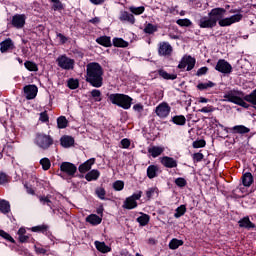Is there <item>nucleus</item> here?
<instances>
[{"label":"nucleus","mask_w":256,"mask_h":256,"mask_svg":"<svg viewBox=\"0 0 256 256\" xmlns=\"http://www.w3.org/2000/svg\"><path fill=\"white\" fill-rule=\"evenodd\" d=\"M103 66L98 62H90L86 65V83L99 89L103 87Z\"/></svg>","instance_id":"1"},{"label":"nucleus","mask_w":256,"mask_h":256,"mask_svg":"<svg viewBox=\"0 0 256 256\" xmlns=\"http://www.w3.org/2000/svg\"><path fill=\"white\" fill-rule=\"evenodd\" d=\"M55 144L53 136L50 134H45L43 132H37L34 137V145L41 149L42 151H49L51 147Z\"/></svg>","instance_id":"2"},{"label":"nucleus","mask_w":256,"mask_h":256,"mask_svg":"<svg viewBox=\"0 0 256 256\" xmlns=\"http://www.w3.org/2000/svg\"><path fill=\"white\" fill-rule=\"evenodd\" d=\"M109 101L112 105H117V107H121V109H131V105H133V98L127 94L114 93L108 96Z\"/></svg>","instance_id":"3"},{"label":"nucleus","mask_w":256,"mask_h":256,"mask_svg":"<svg viewBox=\"0 0 256 256\" xmlns=\"http://www.w3.org/2000/svg\"><path fill=\"white\" fill-rule=\"evenodd\" d=\"M56 63L60 69H64L65 71L75 69V60L67 57L65 54L58 56Z\"/></svg>","instance_id":"4"},{"label":"nucleus","mask_w":256,"mask_h":256,"mask_svg":"<svg viewBox=\"0 0 256 256\" xmlns=\"http://www.w3.org/2000/svg\"><path fill=\"white\" fill-rule=\"evenodd\" d=\"M32 183L33 184H29V183L24 184V187L27 193H35L36 187H43L44 189L49 188V182L45 180H39V178L36 176H32Z\"/></svg>","instance_id":"5"},{"label":"nucleus","mask_w":256,"mask_h":256,"mask_svg":"<svg viewBox=\"0 0 256 256\" xmlns=\"http://www.w3.org/2000/svg\"><path fill=\"white\" fill-rule=\"evenodd\" d=\"M159 119H167L171 115V106L167 102H161L154 110Z\"/></svg>","instance_id":"6"},{"label":"nucleus","mask_w":256,"mask_h":256,"mask_svg":"<svg viewBox=\"0 0 256 256\" xmlns=\"http://www.w3.org/2000/svg\"><path fill=\"white\" fill-rule=\"evenodd\" d=\"M197 63V60L191 56H184L181 61L178 64V69H181V71H193L195 69V64Z\"/></svg>","instance_id":"7"},{"label":"nucleus","mask_w":256,"mask_h":256,"mask_svg":"<svg viewBox=\"0 0 256 256\" xmlns=\"http://www.w3.org/2000/svg\"><path fill=\"white\" fill-rule=\"evenodd\" d=\"M215 71L223 75H231L233 73V66L227 60L219 59L215 66Z\"/></svg>","instance_id":"8"},{"label":"nucleus","mask_w":256,"mask_h":256,"mask_svg":"<svg viewBox=\"0 0 256 256\" xmlns=\"http://www.w3.org/2000/svg\"><path fill=\"white\" fill-rule=\"evenodd\" d=\"M225 13H227V10L225 8L217 7L213 8L209 13L208 16L212 18V21L215 25L219 23L225 17Z\"/></svg>","instance_id":"9"},{"label":"nucleus","mask_w":256,"mask_h":256,"mask_svg":"<svg viewBox=\"0 0 256 256\" xmlns=\"http://www.w3.org/2000/svg\"><path fill=\"white\" fill-rule=\"evenodd\" d=\"M150 75L151 77H154V79H157L160 76L161 79H165V81H175V79H177V74H169V72H166L163 68H160L157 71H152Z\"/></svg>","instance_id":"10"},{"label":"nucleus","mask_w":256,"mask_h":256,"mask_svg":"<svg viewBox=\"0 0 256 256\" xmlns=\"http://www.w3.org/2000/svg\"><path fill=\"white\" fill-rule=\"evenodd\" d=\"M243 19V14H234L230 17L222 18L219 22L218 25L220 27H231L233 23H239Z\"/></svg>","instance_id":"11"},{"label":"nucleus","mask_w":256,"mask_h":256,"mask_svg":"<svg viewBox=\"0 0 256 256\" xmlns=\"http://www.w3.org/2000/svg\"><path fill=\"white\" fill-rule=\"evenodd\" d=\"M158 55L160 57H171L173 55V46L169 42H160L158 44Z\"/></svg>","instance_id":"12"},{"label":"nucleus","mask_w":256,"mask_h":256,"mask_svg":"<svg viewBox=\"0 0 256 256\" xmlns=\"http://www.w3.org/2000/svg\"><path fill=\"white\" fill-rule=\"evenodd\" d=\"M24 95L28 101L35 99L37 97V93H39V88H37L34 84H29L24 86L23 88Z\"/></svg>","instance_id":"13"},{"label":"nucleus","mask_w":256,"mask_h":256,"mask_svg":"<svg viewBox=\"0 0 256 256\" xmlns=\"http://www.w3.org/2000/svg\"><path fill=\"white\" fill-rule=\"evenodd\" d=\"M25 21H27L25 14H15L12 17L11 25L15 27V29H23V27H25Z\"/></svg>","instance_id":"14"},{"label":"nucleus","mask_w":256,"mask_h":256,"mask_svg":"<svg viewBox=\"0 0 256 256\" xmlns=\"http://www.w3.org/2000/svg\"><path fill=\"white\" fill-rule=\"evenodd\" d=\"M141 199V193L133 194L132 196L126 198L123 204L124 209H135L137 207V200Z\"/></svg>","instance_id":"15"},{"label":"nucleus","mask_w":256,"mask_h":256,"mask_svg":"<svg viewBox=\"0 0 256 256\" xmlns=\"http://www.w3.org/2000/svg\"><path fill=\"white\" fill-rule=\"evenodd\" d=\"M60 171H62V173H66L69 177H73V175L77 173V166L71 162H63L60 165Z\"/></svg>","instance_id":"16"},{"label":"nucleus","mask_w":256,"mask_h":256,"mask_svg":"<svg viewBox=\"0 0 256 256\" xmlns=\"http://www.w3.org/2000/svg\"><path fill=\"white\" fill-rule=\"evenodd\" d=\"M198 26L200 29H213L214 27H217L216 24H214L211 16H203L198 20Z\"/></svg>","instance_id":"17"},{"label":"nucleus","mask_w":256,"mask_h":256,"mask_svg":"<svg viewBox=\"0 0 256 256\" xmlns=\"http://www.w3.org/2000/svg\"><path fill=\"white\" fill-rule=\"evenodd\" d=\"M119 21H121L122 23H129L130 25H135V16L128 11H121Z\"/></svg>","instance_id":"18"},{"label":"nucleus","mask_w":256,"mask_h":256,"mask_svg":"<svg viewBox=\"0 0 256 256\" xmlns=\"http://www.w3.org/2000/svg\"><path fill=\"white\" fill-rule=\"evenodd\" d=\"M238 225L240 229H247V231H251V229H255V223L251 222L249 216H245L238 221Z\"/></svg>","instance_id":"19"},{"label":"nucleus","mask_w":256,"mask_h":256,"mask_svg":"<svg viewBox=\"0 0 256 256\" xmlns=\"http://www.w3.org/2000/svg\"><path fill=\"white\" fill-rule=\"evenodd\" d=\"M13 49H15V44H13V40H11V38H7L0 43L1 53H7V51H11Z\"/></svg>","instance_id":"20"},{"label":"nucleus","mask_w":256,"mask_h":256,"mask_svg":"<svg viewBox=\"0 0 256 256\" xmlns=\"http://www.w3.org/2000/svg\"><path fill=\"white\" fill-rule=\"evenodd\" d=\"M161 163L167 169H175V167H177V160L173 157L164 156L161 158Z\"/></svg>","instance_id":"21"},{"label":"nucleus","mask_w":256,"mask_h":256,"mask_svg":"<svg viewBox=\"0 0 256 256\" xmlns=\"http://www.w3.org/2000/svg\"><path fill=\"white\" fill-rule=\"evenodd\" d=\"M95 165V158H90L84 163H82L79 167L78 170L80 173H87V171H91V167Z\"/></svg>","instance_id":"22"},{"label":"nucleus","mask_w":256,"mask_h":256,"mask_svg":"<svg viewBox=\"0 0 256 256\" xmlns=\"http://www.w3.org/2000/svg\"><path fill=\"white\" fill-rule=\"evenodd\" d=\"M96 43L106 48L113 47V43L111 42V36L107 35L96 38Z\"/></svg>","instance_id":"23"},{"label":"nucleus","mask_w":256,"mask_h":256,"mask_svg":"<svg viewBox=\"0 0 256 256\" xmlns=\"http://www.w3.org/2000/svg\"><path fill=\"white\" fill-rule=\"evenodd\" d=\"M103 218L97 214H90L86 217V223H90L93 227L101 225Z\"/></svg>","instance_id":"24"},{"label":"nucleus","mask_w":256,"mask_h":256,"mask_svg":"<svg viewBox=\"0 0 256 256\" xmlns=\"http://www.w3.org/2000/svg\"><path fill=\"white\" fill-rule=\"evenodd\" d=\"M60 145L65 149H69V147H73L75 145V138L72 136H62L60 139Z\"/></svg>","instance_id":"25"},{"label":"nucleus","mask_w":256,"mask_h":256,"mask_svg":"<svg viewBox=\"0 0 256 256\" xmlns=\"http://www.w3.org/2000/svg\"><path fill=\"white\" fill-rule=\"evenodd\" d=\"M242 185L244 187H251V185H253L255 179L253 178V174H251V172H245L242 175Z\"/></svg>","instance_id":"26"},{"label":"nucleus","mask_w":256,"mask_h":256,"mask_svg":"<svg viewBox=\"0 0 256 256\" xmlns=\"http://www.w3.org/2000/svg\"><path fill=\"white\" fill-rule=\"evenodd\" d=\"M146 173L148 179H155V177L159 176V166L155 164L149 165Z\"/></svg>","instance_id":"27"},{"label":"nucleus","mask_w":256,"mask_h":256,"mask_svg":"<svg viewBox=\"0 0 256 256\" xmlns=\"http://www.w3.org/2000/svg\"><path fill=\"white\" fill-rule=\"evenodd\" d=\"M230 131L234 134L246 135V133H250L251 129L247 128L245 125H236L230 128Z\"/></svg>","instance_id":"28"},{"label":"nucleus","mask_w":256,"mask_h":256,"mask_svg":"<svg viewBox=\"0 0 256 256\" xmlns=\"http://www.w3.org/2000/svg\"><path fill=\"white\" fill-rule=\"evenodd\" d=\"M38 199L42 205H47V207H50V209H53V197L51 194H48L47 196L45 195H40L38 196Z\"/></svg>","instance_id":"29"},{"label":"nucleus","mask_w":256,"mask_h":256,"mask_svg":"<svg viewBox=\"0 0 256 256\" xmlns=\"http://www.w3.org/2000/svg\"><path fill=\"white\" fill-rule=\"evenodd\" d=\"M163 151H165V148L161 146H152L151 148H148V153L151 154V157H153V159L159 157V155H161Z\"/></svg>","instance_id":"30"},{"label":"nucleus","mask_w":256,"mask_h":256,"mask_svg":"<svg viewBox=\"0 0 256 256\" xmlns=\"http://www.w3.org/2000/svg\"><path fill=\"white\" fill-rule=\"evenodd\" d=\"M99 177H101V172L97 169H93L85 175L86 181H97Z\"/></svg>","instance_id":"31"},{"label":"nucleus","mask_w":256,"mask_h":256,"mask_svg":"<svg viewBox=\"0 0 256 256\" xmlns=\"http://www.w3.org/2000/svg\"><path fill=\"white\" fill-rule=\"evenodd\" d=\"M95 247L100 253H111V247L107 246L105 242L95 241Z\"/></svg>","instance_id":"32"},{"label":"nucleus","mask_w":256,"mask_h":256,"mask_svg":"<svg viewBox=\"0 0 256 256\" xmlns=\"http://www.w3.org/2000/svg\"><path fill=\"white\" fill-rule=\"evenodd\" d=\"M31 231L33 233H43V235H47L49 233V226L47 224L34 226L31 228Z\"/></svg>","instance_id":"33"},{"label":"nucleus","mask_w":256,"mask_h":256,"mask_svg":"<svg viewBox=\"0 0 256 256\" xmlns=\"http://www.w3.org/2000/svg\"><path fill=\"white\" fill-rule=\"evenodd\" d=\"M112 45L115 47H120L122 49H125L126 47H129V42L125 41L123 38H113Z\"/></svg>","instance_id":"34"},{"label":"nucleus","mask_w":256,"mask_h":256,"mask_svg":"<svg viewBox=\"0 0 256 256\" xmlns=\"http://www.w3.org/2000/svg\"><path fill=\"white\" fill-rule=\"evenodd\" d=\"M11 212V204L7 200H0V213L7 215Z\"/></svg>","instance_id":"35"},{"label":"nucleus","mask_w":256,"mask_h":256,"mask_svg":"<svg viewBox=\"0 0 256 256\" xmlns=\"http://www.w3.org/2000/svg\"><path fill=\"white\" fill-rule=\"evenodd\" d=\"M185 242L183 240H179L177 238H173L170 242H169V249H171L172 251H175L176 249H179L181 246H183Z\"/></svg>","instance_id":"36"},{"label":"nucleus","mask_w":256,"mask_h":256,"mask_svg":"<svg viewBox=\"0 0 256 256\" xmlns=\"http://www.w3.org/2000/svg\"><path fill=\"white\" fill-rule=\"evenodd\" d=\"M171 121H172V123H174V125H179V126L183 127V125H185V123H187V118H185L184 115H176V116L172 117Z\"/></svg>","instance_id":"37"},{"label":"nucleus","mask_w":256,"mask_h":256,"mask_svg":"<svg viewBox=\"0 0 256 256\" xmlns=\"http://www.w3.org/2000/svg\"><path fill=\"white\" fill-rule=\"evenodd\" d=\"M150 219L151 217L148 214H142L136 219V221L141 227H145L146 225H149Z\"/></svg>","instance_id":"38"},{"label":"nucleus","mask_w":256,"mask_h":256,"mask_svg":"<svg viewBox=\"0 0 256 256\" xmlns=\"http://www.w3.org/2000/svg\"><path fill=\"white\" fill-rule=\"evenodd\" d=\"M69 125V121L65 116H60L57 118V127L58 129H67V126Z\"/></svg>","instance_id":"39"},{"label":"nucleus","mask_w":256,"mask_h":256,"mask_svg":"<svg viewBox=\"0 0 256 256\" xmlns=\"http://www.w3.org/2000/svg\"><path fill=\"white\" fill-rule=\"evenodd\" d=\"M215 82H213V81H208V82H206V83H199L198 85H197V89H199V91H205V90H207V89H211V88H213V87H215Z\"/></svg>","instance_id":"40"},{"label":"nucleus","mask_w":256,"mask_h":256,"mask_svg":"<svg viewBox=\"0 0 256 256\" xmlns=\"http://www.w3.org/2000/svg\"><path fill=\"white\" fill-rule=\"evenodd\" d=\"M176 212L174 213L175 219H179L180 217H183L185 213H187V206L185 205H180L178 208L175 210Z\"/></svg>","instance_id":"41"},{"label":"nucleus","mask_w":256,"mask_h":256,"mask_svg":"<svg viewBox=\"0 0 256 256\" xmlns=\"http://www.w3.org/2000/svg\"><path fill=\"white\" fill-rule=\"evenodd\" d=\"M24 67H25L28 71H33V72L39 71V66H37V63H35V62H33V61L27 60V61L24 63Z\"/></svg>","instance_id":"42"},{"label":"nucleus","mask_w":256,"mask_h":256,"mask_svg":"<svg viewBox=\"0 0 256 256\" xmlns=\"http://www.w3.org/2000/svg\"><path fill=\"white\" fill-rule=\"evenodd\" d=\"M129 11L132 15H143V13H145V7L144 6H139V7L130 6Z\"/></svg>","instance_id":"43"},{"label":"nucleus","mask_w":256,"mask_h":256,"mask_svg":"<svg viewBox=\"0 0 256 256\" xmlns=\"http://www.w3.org/2000/svg\"><path fill=\"white\" fill-rule=\"evenodd\" d=\"M90 95L92 97V99H94L95 103H100V101H103V98H101V90L99 89H93L90 92Z\"/></svg>","instance_id":"44"},{"label":"nucleus","mask_w":256,"mask_h":256,"mask_svg":"<svg viewBox=\"0 0 256 256\" xmlns=\"http://www.w3.org/2000/svg\"><path fill=\"white\" fill-rule=\"evenodd\" d=\"M0 237H2V239H5V241H8L9 243H13V244L16 243L13 236L11 234L5 232V230L0 229Z\"/></svg>","instance_id":"45"},{"label":"nucleus","mask_w":256,"mask_h":256,"mask_svg":"<svg viewBox=\"0 0 256 256\" xmlns=\"http://www.w3.org/2000/svg\"><path fill=\"white\" fill-rule=\"evenodd\" d=\"M11 183V176L5 172H0V185H7Z\"/></svg>","instance_id":"46"},{"label":"nucleus","mask_w":256,"mask_h":256,"mask_svg":"<svg viewBox=\"0 0 256 256\" xmlns=\"http://www.w3.org/2000/svg\"><path fill=\"white\" fill-rule=\"evenodd\" d=\"M144 33L147 35H153V33H157V26L152 23H148L144 28Z\"/></svg>","instance_id":"47"},{"label":"nucleus","mask_w":256,"mask_h":256,"mask_svg":"<svg viewBox=\"0 0 256 256\" xmlns=\"http://www.w3.org/2000/svg\"><path fill=\"white\" fill-rule=\"evenodd\" d=\"M40 165L44 171H49V169H51V160H49V158H42Z\"/></svg>","instance_id":"48"},{"label":"nucleus","mask_w":256,"mask_h":256,"mask_svg":"<svg viewBox=\"0 0 256 256\" xmlns=\"http://www.w3.org/2000/svg\"><path fill=\"white\" fill-rule=\"evenodd\" d=\"M67 85H68L69 89H72V90L79 89V80L70 78L68 80V84Z\"/></svg>","instance_id":"49"},{"label":"nucleus","mask_w":256,"mask_h":256,"mask_svg":"<svg viewBox=\"0 0 256 256\" xmlns=\"http://www.w3.org/2000/svg\"><path fill=\"white\" fill-rule=\"evenodd\" d=\"M174 183L177 187H180V189H183V187H187V180L183 177L176 178Z\"/></svg>","instance_id":"50"},{"label":"nucleus","mask_w":256,"mask_h":256,"mask_svg":"<svg viewBox=\"0 0 256 256\" xmlns=\"http://www.w3.org/2000/svg\"><path fill=\"white\" fill-rule=\"evenodd\" d=\"M177 25H179L180 27H191V25L193 24L191 22V20L184 18V19H178L176 21Z\"/></svg>","instance_id":"51"},{"label":"nucleus","mask_w":256,"mask_h":256,"mask_svg":"<svg viewBox=\"0 0 256 256\" xmlns=\"http://www.w3.org/2000/svg\"><path fill=\"white\" fill-rule=\"evenodd\" d=\"M207 145V142H205L204 139L196 140L193 142L192 147L194 149H201Z\"/></svg>","instance_id":"52"},{"label":"nucleus","mask_w":256,"mask_h":256,"mask_svg":"<svg viewBox=\"0 0 256 256\" xmlns=\"http://www.w3.org/2000/svg\"><path fill=\"white\" fill-rule=\"evenodd\" d=\"M125 187V182L121 180H117L113 183V189L116 191H123V188Z\"/></svg>","instance_id":"53"},{"label":"nucleus","mask_w":256,"mask_h":256,"mask_svg":"<svg viewBox=\"0 0 256 256\" xmlns=\"http://www.w3.org/2000/svg\"><path fill=\"white\" fill-rule=\"evenodd\" d=\"M33 241H35V239H33V237H31V235L19 236L20 243H33Z\"/></svg>","instance_id":"54"},{"label":"nucleus","mask_w":256,"mask_h":256,"mask_svg":"<svg viewBox=\"0 0 256 256\" xmlns=\"http://www.w3.org/2000/svg\"><path fill=\"white\" fill-rule=\"evenodd\" d=\"M133 111H135V113H139V115H141V113H143V111H145V106L142 103H137L133 106Z\"/></svg>","instance_id":"55"},{"label":"nucleus","mask_w":256,"mask_h":256,"mask_svg":"<svg viewBox=\"0 0 256 256\" xmlns=\"http://www.w3.org/2000/svg\"><path fill=\"white\" fill-rule=\"evenodd\" d=\"M193 161L194 163H201V160L204 159L205 155L201 152H197L193 154Z\"/></svg>","instance_id":"56"},{"label":"nucleus","mask_w":256,"mask_h":256,"mask_svg":"<svg viewBox=\"0 0 256 256\" xmlns=\"http://www.w3.org/2000/svg\"><path fill=\"white\" fill-rule=\"evenodd\" d=\"M52 5L53 11H63V3L60 0L54 1Z\"/></svg>","instance_id":"57"},{"label":"nucleus","mask_w":256,"mask_h":256,"mask_svg":"<svg viewBox=\"0 0 256 256\" xmlns=\"http://www.w3.org/2000/svg\"><path fill=\"white\" fill-rule=\"evenodd\" d=\"M208 72H209V68L207 66H204L197 70L196 75L197 77H201L203 75H207Z\"/></svg>","instance_id":"58"},{"label":"nucleus","mask_w":256,"mask_h":256,"mask_svg":"<svg viewBox=\"0 0 256 256\" xmlns=\"http://www.w3.org/2000/svg\"><path fill=\"white\" fill-rule=\"evenodd\" d=\"M39 121H41V123H49V114H47V111L40 113Z\"/></svg>","instance_id":"59"},{"label":"nucleus","mask_w":256,"mask_h":256,"mask_svg":"<svg viewBox=\"0 0 256 256\" xmlns=\"http://www.w3.org/2000/svg\"><path fill=\"white\" fill-rule=\"evenodd\" d=\"M120 145H122V149H129L131 147V140L124 138L121 140Z\"/></svg>","instance_id":"60"},{"label":"nucleus","mask_w":256,"mask_h":256,"mask_svg":"<svg viewBox=\"0 0 256 256\" xmlns=\"http://www.w3.org/2000/svg\"><path fill=\"white\" fill-rule=\"evenodd\" d=\"M34 249H35L37 255H46L47 254V250L41 246L35 245Z\"/></svg>","instance_id":"61"},{"label":"nucleus","mask_w":256,"mask_h":256,"mask_svg":"<svg viewBox=\"0 0 256 256\" xmlns=\"http://www.w3.org/2000/svg\"><path fill=\"white\" fill-rule=\"evenodd\" d=\"M56 36L60 39L61 45H65V43H67V41H69V39L62 33H57Z\"/></svg>","instance_id":"62"},{"label":"nucleus","mask_w":256,"mask_h":256,"mask_svg":"<svg viewBox=\"0 0 256 256\" xmlns=\"http://www.w3.org/2000/svg\"><path fill=\"white\" fill-rule=\"evenodd\" d=\"M200 113H213V106H206L201 108Z\"/></svg>","instance_id":"63"},{"label":"nucleus","mask_w":256,"mask_h":256,"mask_svg":"<svg viewBox=\"0 0 256 256\" xmlns=\"http://www.w3.org/2000/svg\"><path fill=\"white\" fill-rule=\"evenodd\" d=\"M211 123L213 125H216V127H221V129H223V127H225V126H223V124L219 123V120H217L216 117L211 118Z\"/></svg>","instance_id":"64"}]
</instances>
